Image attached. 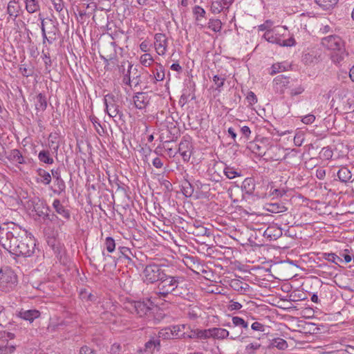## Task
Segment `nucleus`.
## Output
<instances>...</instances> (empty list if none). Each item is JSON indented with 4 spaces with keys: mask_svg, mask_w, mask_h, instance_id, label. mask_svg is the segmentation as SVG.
<instances>
[{
    "mask_svg": "<svg viewBox=\"0 0 354 354\" xmlns=\"http://www.w3.org/2000/svg\"><path fill=\"white\" fill-rule=\"evenodd\" d=\"M268 206L269 207L267 209L272 213L282 212L286 209L284 206H281L277 203H271L269 204Z\"/></svg>",
    "mask_w": 354,
    "mask_h": 354,
    "instance_id": "obj_45",
    "label": "nucleus"
},
{
    "mask_svg": "<svg viewBox=\"0 0 354 354\" xmlns=\"http://www.w3.org/2000/svg\"><path fill=\"white\" fill-rule=\"evenodd\" d=\"M51 177L54 180V185L55 187L53 192L57 195H60L62 193L65 192L66 190V184L61 176L60 169L59 168L53 169H51Z\"/></svg>",
    "mask_w": 354,
    "mask_h": 354,
    "instance_id": "obj_12",
    "label": "nucleus"
},
{
    "mask_svg": "<svg viewBox=\"0 0 354 354\" xmlns=\"http://www.w3.org/2000/svg\"><path fill=\"white\" fill-rule=\"evenodd\" d=\"M21 12V8L17 1L11 0L8 2L7 6V13L13 21H15L19 16Z\"/></svg>",
    "mask_w": 354,
    "mask_h": 354,
    "instance_id": "obj_19",
    "label": "nucleus"
},
{
    "mask_svg": "<svg viewBox=\"0 0 354 354\" xmlns=\"http://www.w3.org/2000/svg\"><path fill=\"white\" fill-rule=\"evenodd\" d=\"M104 103L105 105V111L109 117L115 118L119 115L120 118H121L122 113L120 111L119 106L117 104V97L111 93L105 95L104 97Z\"/></svg>",
    "mask_w": 354,
    "mask_h": 354,
    "instance_id": "obj_10",
    "label": "nucleus"
},
{
    "mask_svg": "<svg viewBox=\"0 0 354 354\" xmlns=\"http://www.w3.org/2000/svg\"><path fill=\"white\" fill-rule=\"evenodd\" d=\"M242 308V305L237 302L234 301H230V304L228 306V309L230 310H240Z\"/></svg>",
    "mask_w": 354,
    "mask_h": 354,
    "instance_id": "obj_61",
    "label": "nucleus"
},
{
    "mask_svg": "<svg viewBox=\"0 0 354 354\" xmlns=\"http://www.w3.org/2000/svg\"><path fill=\"white\" fill-rule=\"evenodd\" d=\"M38 159L40 162L48 165H52L54 162V160L48 150L41 151L38 154Z\"/></svg>",
    "mask_w": 354,
    "mask_h": 354,
    "instance_id": "obj_32",
    "label": "nucleus"
},
{
    "mask_svg": "<svg viewBox=\"0 0 354 354\" xmlns=\"http://www.w3.org/2000/svg\"><path fill=\"white\" fill-rule=\"evenodd\" d=\"M193 14L195 16L196 20L199 21L201 18H205L206 12L199 6H195L193 8Z\"/></svg>",
    "mask_w": 354,
    "mask_h": 354,
    "instance_id": "obj_42",
    "label": "nucleus"
},
{
    "mask_svg": "<svg viewBox=\"0 0 354 354\" xmlns=\"http://www.w3.org/2000/svg\"><path fill=\"white\" fill-rule=\"evenodd\" d=\"M35 109L37 111H44L47 108V101L46 96L42 93H39L35 98Z\"/></svg>",
    "mask_w": 354,
    "mask_h": 354,
    "instance_id": "obj_27",
    "label": "nucleus"
},
{
    "mask_svg": "<svg viewBox=\"0 0 354 354\" xmlns=\"http://www.w3.org/2000/svg\"><path fill=\"white\" fill-rule=\"evenodd\" d=\"M208 28L215 32H220L222 28L221 21L218 19H210L208 22Z\"/></svg>",
    "mask_w": 354,
    "mask_h": 354,
    "instance_id": "obj_36",
    "label": "nucleus"
},
{
    "mask_svg": "<svg viewBox=\"0 0 354 354\" xmlns=\"http://www.w3.org/2000/svg\"><path fill=\"white\" fill-rule=\"evenodd\" d=\"M260 346L258 343H250L245 346V351L248 354H253Z\"/></svg>",
    "mask_w": 354,
    "mask_h": 354,
    "instance_id": "obj_49",
    "label": "nucleus"
},
{
    "mask_svg": "<svg viewBox=\"0 0 354 354\" xmlns=\"http://www.w3.org/2000/svg\"><path fill=\"white\" fill-rule=\"evenodd\" d=\"M251 328L253 330L263 332L265 330V326L260 322H255L252 324Z\"/></svg>",
    "mask_w": 354,
    "mask_h": 354,
    "instance_id": "obj_60",
    "label": "nucleus"
},
{
    "mask_svg": "<svg viewBox=\"0 0 354 354\" xmlns=\"http://www.w3.org/2000/svg\"><path fill=\"white\" fill-rule=\"evenodd\" d=\"M246 100L250 105H252L257 102V97L254 92L250 91L248 93Z\"/></svg>",
    "mask_w": 354,
    "mask_h": 354,
    "instance_id": "obj_56",
    "label": "nucleus"
},
{
    "mask_svg": "<svg viewBox=\"0 0 354 354\" xmlns=\"http://www.w3.org/2000/svg\"><path fill=\"white\" fill-rule=\"evenodd\" d=\"M253 153H257L259 156L263 157L266 155V152L262 147L257 144H252L250 147Z\"/></svg>",
    "mask_w": 354,
    "mask_h": 354,
    "instance_id": "obj_54",
    "label": "nucleus"
},
{
    "mask_svg": "<svg viewBox=\"0 0 354 354\" xmlns=\"http://www.w3.org/2000/svg\"><path fill=\"white\" fill-rule=\"evenodd\" d=\"M337 176L341 182L347 183L351 179L352 174L347 167H343L338 170Z\"/></svg>",
    "mask_w": 354,
    "mask_h": 354,
    "instance_id": "obj_30",
    "label": "nucleus"
},
{
    "mask_svg": "<svg viewBox=\"0 0 354 354\" xmlns=\"http://www.w3.org/2000/svg\"><path fill=\"white\" fill-rule=\"evenodd\" d=\"M40 312L37 310H26L21 309L17 313V316L24 320L28 321L32 323L35 319L39 317Z\"/></svg>",
    "mask_w": 354,
    "mask_h": 354,
    "instance_id": "obj_22",
    "label": "nucleus"
},
{
    "mask_svg": "<svg viewBox=\"0 0 354 354\" xmlns=\"http://www.w3.org/2000/svg\"><path fill=\"white\" fill-rule=\"evenodd\" d=\"M46 209H48V206L45 203L40 201H38V203H35L33 207V211L39 218H41V216L44 215V212Z\"/></svg>",
    "mask_w": 354,
    "mask_h": 354,
    "instance_id": "obj_34",
    "label": "nucleus"
},
{
    "mask_svg": "<svg viewBox=\"0 0 354 354\" xmlns=\"http://www.w3.org/2000/svg\"><path fill=\"white\" fill-rule=\"evenodd\" d=\"M286 70V67L281 63L274 64L272 66V71L270 73L271 75H273L277 73Z\"/></svg>",
    "mask_w": 354,
    "mask_h": 354,
    "instance_id": "obj_51",
    "label": "nucleus"
},
{
    "mask_svg": "<svg viewBox=\"0 0 354 354\" xmlns=\"http://www.w3.org/2000/svg\"><path fill=\"white\" fill-rule=\"evenodd\" d=\"M89 120L92 122L93 127L97 133L102 136V134L104 133V129L101 126L99 119L95 115L92 114L89 116Z\"/></svg>",
    "mask_w": 354,
    "mask_h": 354,
    "instance_id": "obj_37",
    "label": "nucleus"
},
{
    "mask_svg": "<svg viewBox=\"0 0 354 354\" xmlns=\"http://www.w3.org/2000/svg\"><path fill=\"white\" fill-rule=\"evenodd\" d=\"M348 91L344 88H335V89H330L328 93V97H330L332 95H335L333 97L331 100L332 106H334V104L336 101L338 103L341 102L347 95Z\"/></svg>",
    "mask_w": 354,
    "mask_h": 354,
    "instance_id": "obj_18",
    "label": "nucleus"
},
{
    "mask_svg": "<svg viewBox=\"0 0 354 354\" xmlns=\"http://www.w3.org/2000/svg\"><path fill=\"white\" fill-rule=\"evenodd\" d=\"M304 140V136L302 132L296 133L294 137V143L297 147H300L302 145Z\"/></svg>",
    "mask_w": 354,
    "mask_h": 354,
    "instance_id": "obj_50",
    "label": "nucleus"
},
{
    "mask_svg": "<svg viewBox=\"0 0 354 354\" xmlns=\"http://www.w3.org/2000/svg\"><path fill=\"white\" fill-rule=\"evenodd\" d=\"M53 207L55 212L60 216L59 221L62 225L71 218V212L68 209L64 206L59 199H55L53 202Z\"/></svg>",
    "mask_w": 354,
    "mask_h": 354,
    "instance_id": "obj_14",
    "label": "nucleus"
},
{
    "mask_svg": "<svg viewBox=\"0 0 354 354\" xmlns=\"http://www.w3.org/2000/svg\"><path fill=\"white\" fill-rule=\"evenodd\" d=\"M210 333L212 337L215 339H225L230 335L228 330L221 328H212Z\"/></svg>",
    "mask_w": 354,
    "mask_h": 354,
    "instance_id": "obj_28",
    "label": "nucleus"
},
{
    "mask_svg": "<svg viewBox=\"0 0 354 354\" xmlns=\"http://www.w3.org/2000/svg\"><path fill=\"white\" fill-rule=\"evenodd\" d=\"M185 328V325L165 328L158 332V337L164 339L185 338V333L183 331Z\"/></svg>",
    "mask_w": 354,
    "mask_h": 354,
    "instance_id": "obj_8",
    "label": "nucleus"
},
{
    "mask_svg": "<svg viewBox=\"0 0 354 354\" xmlns=\"http://www.w3.org/2000/svg\"><path fill=\"white\" fill-rule=\"evenodd\" d=\"M165 272L162 266L152 263L146 266L142 272L143 280L147 283H153L162 279Z\"/></svg>",
    "mask_w": 354,
    "mask_h": 354,
    "instance_id": "obj_5",
    "label": "nucleus"
},
{
    "mask_svg": "<svg viewBox=\"0 0 354 354\" xmlns=\"http://www.w3.org/2000/svg\"><path fill=\"white\" fill-rule=\"evenodd\" d=\"M26 9L28 13H34L39 10L40 6L38 0H25Z\"/></svg>",
    "mask_w": 354,
    "mask_h": 354,
    "instance_id": "obj_31",
    "label": "nucleus"
},
{
    "mask_svg": "<svg viewBox=\"0 0 354 354\" xmlns=\"http://www.w3.org/2000/svg\"><path fill=\"white\" fill-rule=\"evenodd\" d=\"M147 74L149 81L153 84L165 79V69L160 64H158L157 67L153 70L152 74L148 73Z\"/></svg>",
    "mask_w": 354,
    "mask_h": 354,
    "instance_id": "obj_20",
    "label": "nucleus"
},
{
    "mask_svg": "<svg viewBox=\"0 0 354 354\" xmlns=\"http://www.w3.org/2000/svg\"><path fill=\"white\" fill-rule=\"evenodd\" d=\"M37 174L39 176V178L37 179V183H42L45 185H49L50 183L52 177L48 171L39 168L37 170Z\"/></svg>",
    "mask_w": 354,
    "mask_h": 354,
    "instance_id": "obj_25",
    "label": "nucleus"
},
{
    "mask_svg": "<svg viewBox=\"0 0 354 354\" xmlns=\"http://www.w3.org/2000/svg\"><path fill=\"white\" fill-rule=\"evenodd\" d=\"M178 152L184 161L189 160L192 152V145L189 138H183L178 146Z\"/></svg>",
    "mask_w": 354,
    "mask_h": 354,
    "instance_id": "obj_15",
    "label": "nucleus"
},
{
    "mask_svg": "<svg viewBox=\"0 0 354 354\" xmlns=\"http://www.w3.org/2000/svg\"><path fill=\"white\" fill-rule=\"evenodd\" d=\"M321 44L324 48L333 52L331 59L335 64L340 63L348 55L344 48V41L337 35H332L323 37Z\"/></svg>",
    "mask_w": 354,
    "mask_h": 354,
    "instance_id": "obj_2",
    "label": "nucleus"
},
{
    "mask_svg": "<svg viewBox=\"0 0 354 354\" xmlns=\"http://www.w3.org/2000/svg\"><path fill=\"white\" fill-rule=\"evenodd\" d=\"M184 281L182 276H171L164 274L162 279L159 280L157 289L151 295V298L157 301H167L171 295L180 296L182 292L179 285Z\"/></svg>",
    "mask_w": 354,
    "mask_h": 354,
    "instance_id": "obj_1",
    "label": "nucleus"
},
{
    "mask_svg": "<svg viewBox=\"0 0 354 354\" xmlns=\"http://www.w3.org/2000/svg\"><path fill=\"white\" fill-rule=\"evenodd\" d=\"M153 62V57L149 53H145L140 57V62L145 66H149Z\"/></svg>",
    "mask_w": 354,
    "mask_h": 354,
    "instance_id": "obj_47",
    "label": "nucleus"
},
{
    "mask_svg": "<svg viewBox=\"0 0 354 354\" xmlns=\"http://www.w3.org/2000/svg\"><path fill=\"white\" fill-rule=\"evenodd\" d=\"M304 91V88L301 85H299L297 87L292 88L290 90V95L292 96L297 95L302 93Z\"/></svg>",
    "mask_w": 354,
    "mask_h": 354,
    "instance_id": "obj_63",
    "label": "nucleus"
},
{
    "mask_svg": "<svg viewBox=\"0 0 354 354\" xmlns=\"http://www.w3.org/2000/svg\"><path fill=\"white\" fill-rule=\"evenodd\" d=\"M315 120V117L314 115L313 114H308L307 115H305L301 121L303 123L306 124H312Z\"/></svg>",
    "mask_w": 354,
    "mask_h": 354,
    "instance_id": "obj_62",
    "label": "nucleus"
},
{
    "mask_svg": "<svg viewBox=\"0 0 354 354\" xmlns=\"http://www.w3.org/2000/svg\"><path fill=\"white\" fill-rule=\"evenodd\" d=\"M15 351V346H0V354H12Z\"/></svg>",
    "mask_w": 354,
    "mask_h": 354,
    "instance_id": "obj_55",
    "label": "nucleus"
},
{
    "mask_svg": "<svg viewBox=\"0 0 354 354\" xmlns=\"http://www.w3.org/2000/svg\"><path fill=\"white\" fill-rule=\"evenodd\" d=\"M41 21V33H42V37H43V44H44L46 41L48 43V44H52L55 39H56V37H52L50 35V37H47V35H46V29H45V26H44V19H41L40 17Z\"/></svg>",
    "mask_w": 354,
    "mask_h": 354,
    "instance_id": "obj_38",
    "label": "nucleus"
},
{
    "mask_svg": "<svg viewBox=\"0 0 354 354\" xmlns=\"http://www.w3.org/2000/svg\"><path fill=\"white\" fill-rule=\"evenodd\" d=\"M224 174L229 179H233L236 176H241V173L239 172L234 167L227 166L224 169Z\"/></svg>",
    "mask_w": 354,
    "mask_h": 354,
    "instance_id": "obj_40",
    "label": "nucleus"
},
{
    "mask_svg": "<svg viewBox=\"0 0 354 354\" xmlns=\"http://www.w3.org/2000/svg\"><path fill=\"white\" fill-rule=\"evenodd\" d=\"M160 304L158 301H155L151 296L146 301L126 300L124 302V309L127 312L140 317H144L151 311L153 305Z\"/></svg>",
    "mask_w": 354,
    "mask_h": 354,
    "instance_id": "obj_4",
    "label": "nucleus"
},
{
    "mask_svg": "<svg viewBox=\"0 0 354 354\" xmlns=\"http://www.w3.org/2000/svg\"><path fill=\"white\" fill-rule=\"evenodd\" d=\"M11 254L15 257H30L35 252L36 245H2Z\"/></svg>",
    "mask_w": 354,
    "mask_h": 354,
    "instance_id": "obj_6",
    "label": "nucleus"
},
{
    "mask_svg": "<svg viewBox=\"0 0 354 354\" xmlns=\"http://www.w3.org/2000/svg\"><path fill=\"white\" fill-rule=\"evenodd\" d=\"M283 151V148L278 145L271 146L268 150V153H272L270 158L274 161L281 160L284 158L282 156Z\"/></svg>",
    "mask_w": 354,
    "mask_h": 354,
    "instance_id": "obj_23",
    "label": "nucleus"
},
{
    "mask_svg": "<svg viewBox=\"0 0 354 354\" xmlns=\"http://www.w3.org/2000/svg\"><path fill=\"white\" fill-rule=\"evenodd\" d=\"M322 257L325 259H326L329 261H331L333 263H335L336 264H337V262L336 261V260H338L339 261H342L341 257L339 256H337L335 253H323Z\"/></svg>",
    "mask_w": 354,
    "mask_h": 354,
    "instance_id": "obj_48",
    "label": "nucleus"
},
{
    "mask_svg": "<svg viewBox=\"0 0 354 354\" xmlns=\"http://www.w3.org/2000/svg\"><path fill=\"white\" fill-rule=\"evenodd\" d=\"M241 334H242V333H232L231 336H230V339L232 340H239L241 342H243L246 338L248 337V336L241 335Z\"/></svg>",
    "mask_w": 354,
    "mask_h": 354,
    "instance_id": "obj_59",
    "label": "nucleus"
},
{
    "mask_svg": "<svg viewBox=\"0 0 354 354\" xmlns=\"http://www.w3.org/2000/svg\"><path fill=\"white\" fill-rule=\"evenodd\" d=\"M17 283V277L14 271L9 267L0 269V286L2 288H12Z\"/></svg>",
    "mask_w": 354,
    "mask_h": 354,
    "instance_id": "obj_9",
    "label": "nucleus"
},
{
    "mask_svg": "<svg viewBox=\"0 0 354 354\" xmlns=\"http://www.w3.org/2000/svg\"><path fill=\"white\" fill-rule=\"evenodd\" d=\"M316 3L322 8L324 10H328L333 8L337 3L338 0H315Z\"/></svg>",
    "mask_w": 354,
    "mask_h": 354,
    "instance_id": "obj_33",
    "label": "nucleus"
},
{
    "mask_svg": "<svg viewBox=\"0 0 354 354\" xmlns=\"http://www.w3.org/2000/svg\"><path fill=\"white\" fill-rule=\"evenodd\" d=\"M290 81L289 77L283 75H277L273 80V88L274 91L279 94H283L285 90L290 87Z\"/></svg>",
    "mask_w": 354,
    "mask_h": 354,
    "instance_id": "obj_13",
    "label": "nucleus"
},
{
    "mask_svg": "<svg viewBox=\"0 0 354 354\" xmlns=\"http://www.w3.org/2000/svg\"><path fill=\"white\" fill-rule=\"evenodd\" d=\"M52 249L55 252H57V257L59 258L60 261H62L63 263H66L68 261V258L65 255V254H62V245H51Z\"/></svg>",
    "mask_w": 354,
    "mask_h": 354,
    "instance_id": "obj_39",
    "label": "nucleus"
},
{
    "mask_svg": "<svg viewBox=\"0 0 354 354\" xmlns=\"http://www.w3.org/2000/svg\"><path fill=\"white\" fill-rule=\"evenodd\" d=\"M273 23L271 20H266L263 24L258 26V29L260 31H271V27Z\"/></svg>",
    "mask_w": 354,
    "mask_h": 354,
    "instance_id": "obj_52",
    "label": "nucleus"
},
{
    "mask_svg": "<svg viewBox=\"0 0 354 354\" xmlns=\"http://www.w3.org/2000/svg\"><path fill=\"white\" fill-rule=\"evenodd\" d=\"M254 180L252 178H246L242 183L241 189L245 194L252 195L254 191Z\"/></svg>",
    "mask_w": 354,
    "mask_h": 354,
    "instance_id": "obj_26",
    "label": "nucleus"
},
{
    "mask_svg": "<svg viewBox=\"0 0 354 354\" xmlns=\"http://www.w3.org/2000/svg\"><path fill=\"white\" fill-rule=\"evenodd\" d=\"M271 346L280 350H283L287 347V342L283 339L277 338L272 341Z\"/></svg>",
    "mask_w": 354,
    "mask_h": 354,
    "instance_id": "obj_43",
    "label": "nucleus"
},
{
    "mask_svg": "<svg viewBox=\"0 0 354 354\" xmlns=\"http://www.w3.org/2000/svg\"><path fill=\"white\" fill-rule=\"evenodd\" d=\"M155 46L158 55H163L166 53L167 39L165 35L161 33L155 35Z\"/></svg>",
    "mask_w": 354,
    "mask_h": 354,
    "instance_id": "obj_17",
    "label": "nucleus"
},
{
    "mask_svg": "<svg viewBox=\"0 0 354 354\" xmlns=\"http://www.w3.org/2000/svg\"><path fill=\"white\" fill-rule=\"evenodd\" d=\"M212 80L216 85L215 89L218 91V92H221V88L223 86L225 77L220 76L218 75H215L213 76Z\"/></svg>",
    "mask_w": 354,
    "mask_h": 354,
    "instance_id": "obj_41",
    "label": "nucleus"
},
{
    "mask_svg": "<svg viewBox=\"0 0 354 354\" xmlns=\"http://www.w3.org/2000/svg\"><path fill=\"white\" fill-rule=\"evenodd\" d=\"M295 44V41L293 37H290L288 39H281L280 46H292Z\"/></svg>",
    "mask_w": 354,
    "mask_h": 354,
    "instance_id": "obj_58",
    "label": "nucleus"
},
{
    "mask_svg": "<svg viewBox=\"0 0 354 354\" xmlns=\"http://www.w3.org/2000/svg\"><path fill=\"white\" fill-rule=\"evenodd\" d=\"M211 328L207 329V330H201L197 332V337H202V338H210L212 337V335L210 334Z\"/></svg>",
    "mask_w": 354,
    "mask_h": 354,
    "instance_id": "obj_57",
    "label": "nucleus"
},
{
    "mask_svg": "<svg viewBox=\"0 0 354 354\" xmlns=\"http://www.w3.org/2000/svg\"><path fill=\"white\" fill-rule=\"evenodd\" d=\"M119 73L122 75V83L129 86L136 87L140 84V74L137 67L128 60H122L118 64Z\"/></svg>",
    "mask_w": 354,
    "mask_h": 354,
    "instance_id": "obj_3",
    "label": "nucleus"
},
{
    "mask_svg": "<svg viewBox=\"0 0 354 354\" xmlns=\"http://www.w3.org/2000/svg\"><path fill=\"white\" fill-rule=\"evenodd\" d=\"M232 325L227 324L226 326L229 328L240 327L241 328L248 329V323L245 321L243 318L235 316L232 319Z\"/></svg>",
    "mask_w": 354,
    "mask_h": 354,
    "instance_id": "obj_29",
    "label": "nucleus"
},
{
    "mask_svg": "<svg viewBox=\"0 0 354 354\" xmlns=\"http://www.w3.org/2000/svg\"><path fill=\"white\" fill-rule=\"evenodd\" d=\"M133 98L134 105L138 109H145L151 100V96L147 92H138Z\"/></svg>",
    "mask_w": 354,
    "mask_h": 354,
    "instance_id": "obj_16",
    "label": "nucleus"
},
{
    "mask_svg": "<svg viewBox=\"0 0 354 354\" xmlns=\"http://www.w3.org/2000/svg\"><path fill=\"white\" fill-rule=\"evenodd\" d=\"M134 246V245H132ZM135 257V248L132 247V248L122 246L118 248V251L116 252V255L114 256L115 258L122 259L124 258L129 261L132 260V257Z\"/></svg>",
    "mask_w": 354,
    "mask_h": 354,
    "instance_id": "obj_21",
    "label": "nucleus"
},
{
    "mask_svg": "<svg viewBox=\"0 0 354 354\" xmlns=\"http://www.w3.org/2000/svg\"><path fill=\"white\" fill-rule=\"evenodd\" d=\"M80 354H95V351L87 346H83L80 350Z\"/></svg>",
    "mask_w": 354,
    "mask_h": 354,
    "instance_id": "obj_64",
    "label": "nucleus"
},
{
    "mask_svg": "<svg viewBox=\"0 0 354 354\" xmlns=\"http://www.w3.org/2000/svg\"><path fill=\"white\" fill-rule=\"evenodd\" d=\"M8 224L3 223L0 225V243H5L9 241L10 243H17L21 242L19 236L17 228L12 227V231L10 230Z\"/></svg>",
    "mask_w": 354,
    "mask_h": 354,
    "instance_id": "obj_7",
    "label": "nucleus"
},
{
    "mask_svg": "<svg viewBox=\"0 0 354 354\" xmlns=\"http://www.w3.org/2000/svg\"><path fill=\"white\" fill-rule=\"evenodd\" d=\"M263 37L268 42L272 44H277L279 45H280L281 44V38L279 37L277 35L274 34V32L272 30L266 31Z\"/></svg>",
    "mask_w": 354,
    "mask_h": 354,
    "instance_id": "obj_35",
    "label": "nucleus"
},
{
    "mask_svg": "<svg viewBox=\"0 0 354 354\" xmlns=\"http://www.w3.org/2000/svg\"><path fill=\"white\" fill-rule=\"evenodd\" d=\"M157 346H160V341L158 339H153L149 340L145 343V352L151 353Z\"/></svg>",
    "mask_w": 354,
    "mask_h": 354,
    "instance_id": "obj_44",
    "label": "nucleus"
},
{
    "mask_svg": "<svg viewBox=\"0 0 354 354\" xmlns=\"http://www.w3.org/2000/svg\"><path fill=\"white\" fill-rule=\"evenodd\" d=\"M224 9L221 1L218 0L213 1L211 5V10L214 13H220Z\"/></svg>",
    "mask_w": 354,
    "mask_h": 354,
    "instance_id": "obj_46",
    "label": "nucleus"
},
{
    "mask_svg": "<svg viewBox=\"0 0 354 354\" xmlns=\"http://www.w3.org/2000/svg\"><path fill=\"white\" fill-rule=\"evenodd\" d=\"M8 158L9 160L18 163V164H26L24 157L22 156L21 151L19 149H15L11 150Z\"/></svg>",
    "mask_w": 354,
    "mask_h": 354,
    "instance_id": "obj_24",
    "label": "nucleus"
},
{
    "mask_svg": "<svg viewBox=\"0 0 354 354\" xmlns=\"http://www.w3.org/2000/svg\"><path fill=\"white\" fill-rule=\"evenodd\" d=\"M183 261L185 264L196 274H206L204 277L207 278L210 274V271L208 270L204 265H202L198 262V261L194 257L185 256Z\"/></svg>",
    "mask_w": 354,
    "mask_h": 354,
    "instance_id": "obj_11",
    "label": "nucleus"
},
{
    "mask_svg": "<svg viewBox=\"0 0 354 354\" xmlns=\"http://www.w3.org/2000/svg\"><path fill=\"white\" fill-rule=\"evenodd\" d=\"M53 4L54 8L58 12H62L64 10V4L63 0H50Z\"/></svg>",
    "mask_w": 354,
    "mask_h": 354,
    "instance_id": "obj_53",
    "label": "nucleus"
}]
</instances>
